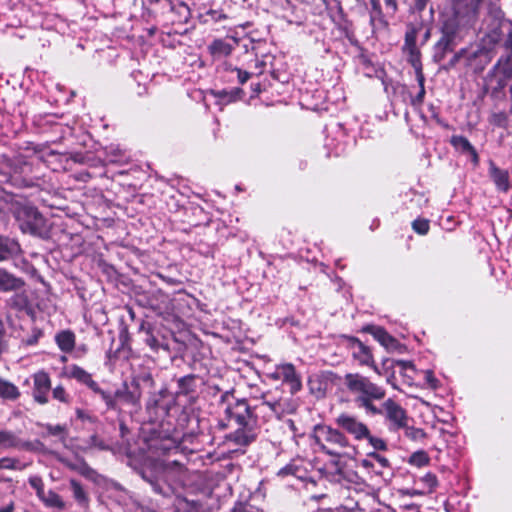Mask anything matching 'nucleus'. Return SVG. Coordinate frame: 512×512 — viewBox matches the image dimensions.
<instances>
[{"label":"nucleus","instance_id":"1","mask_svg":"<svg viewBox=\"0 0 512 512\" xmlns=\"http://www.w3.org/2000/svg\"><path fill=\"white\" fill-rule=\"evenodd\" d=\"M312 438L318 449L331 457V465L337 475V480L356 483L357 474L345 469L344 459L354 457L356 448L348 438L338 429L328 425H316L313 429Z\"/></svg>","mask_w":512,"mask_h":512},{"label":"nucleus","instance_id":"2","mask_svg":"<svg viewBox=\"0 0 512 512\" xmlns=\"http://www.w3.org/2000/svg\"><path fill=\"white\" fill-rule=\"evenodd\" d=\"M140 474L156 493L162 495H167L176 488L184 486L187 479L185 468L177 461L156 460L148 467H144Z\"/></svg>","mask_w":512,"mask_h":512},{"label":"nucleus","instance_id":"3","mask_svg":"<svg viewBox=\"0 0 512 512\" xmlns=\"http://www.w3.org/2000/svg\"><path fill=\"white\" fill-rule=\"evenodd\" d=\"M480 0H453L443 14V40L446 46L461 36L477 18Z\"/></svg>","mask_w":512,"mask_h":512},{"label":"nucleus","instance_id":"4","mask_svg":"<svg viewBox=\"0 0 512 512\" xmlns=\"http://www.w3.org/2000/svg\"><path fill=\"white\" fill-rule=\"evenodd\" d=\"M344 384L354 396V402L358 408L364 409L368 415L383 414L382 409L373 404L375 400L384 399L386 391L383 387L371 382L369 378L358 373L346 374Z\"/></svg>","mask_w":512,"mask_h":512},{"label":"nucleus","instance_id":"5","mask_svg":"<svg viewBox=\"0 0 512 512\" xmlns=\"http://www.w3.org/2000/svg\"><path fill=\"white\" fill-rule=\"evenodd\" d=\"M230 421H234L238 428L227 435V440L235 446L245 447L254 442L258 435L257 422L250 406L245 400H237L225 409Z\"/></svg>","mask_w":512,"mask_h":512},{"label":"nucleus","instance_id":"6","mask_svg":"<svg viewBox=\"0 0 512 512\" xmlns=\"http://www.w3.org/2000/svg\"><path fill=\"white\" fill-rule=\"evenodd\" d=\"M16 220L24 233L42 236L45 230L43 216L31 206H20L15 211Z\"/></svg>","mask_w":512,"mask_h":512},{"label":"nucleus","instance_id":"7","mask_svg":"<svg viewBox=\"0 0 512 512\" xmlns=\"http://www.w3.org/2000/svg\"><path fill=\"white\" fill-rule=\"evenodd\" d=\"M336 425L352 435L355 440H363L369 436L368 426L353 415L341 413L335 419Z\"/></svg>","mask_w":512,"mask_h":512},{"label":"nucleus","instance_id":"8","mask_svg":"<svg viewBox=\"0 0 512 512\" xmlns=\"http://www.w3.org/2000/svg\"><path fill=\"white\" fill-rule=\"evenodd\" d=\"M51 390V380L45 371H38L33 375L32 395L34 400L39 404L48 402V394Z\"/></svg>","mask_w":512,"mask_h":512},{"label":"nucleus","instance_id":"9","mask_svg":"<svg viewBox=\"0 0 512 512\" xmlns=\"http://www.w3.org/2000/svg\"><path fill=\"white\" fill-rule=\"evenodd\" d=\"M382 411L396 428L406 426L407 416L405 410L391 398L384 402Z\"/></svg>","mask_w":512,"mask_h":512},{"label":"nucleus","instance_id":"10","mask_svg":"<svg viewBox=\"0 0 512 512\" xmlns=\"http://www.w3.org/2000/svg\"><path fill=\"white\" fill-rule=\"evenodd\" d=\"M350 347L352 349L353 357L361 365L371 366L377 374H380V371L378 370L377 366L374 365L372 353L367 346H365L358 339L353 338L351 339Z\"/></svg>","mask_w":512,"mask_h":512},{"label":"nucleus","instance_id":"11","mask_svg":"<svg viewBox=\"0 0 512 512\" xmlns=\"http://www.w3.org/2000/svg\"><path fill=\"white\" fill-rule=\"evenodd\" d=\"M405 48L409 54L408 61L415 70L416 79L419 84H422V82L425 81V78H424V74L422 71L420 52L415 44L414 38H409L407 36Z\"/></svg>","mask_w":512,"mask_h":512},{"label":"nucleus","instance_id":"12","mask_svg":"<svg viewBox=\"0 0 512 512\" xmlns=\"http://www.w3.org/2000/svg\"><path fill=\"white\" fill-rule=\"evenodd\" d=\"M278 369L280 372L281 381L290 385L291 393L294 394L298 392L301 389L302 384L294 366L290 363H285L278 365Z\"/></svg>","mask_w":512,"mask_h":512},{"label":"nucleus","instance_id":"13","mask_svg":"<svg viewBox=\"0 0 512 512\" xmlns=\"http://www.w3.org/2000/svg\"><path fill=\"white\" fill-rule=\"evenodd\" d=\"M489 176L499 192L507 193L510 189V179L507 170L497 167L494 162L489 164Z\"/></svg>","mask_w":512,"mask_h":512},{"label":"nucleus","instance_id":"14","mask_svg":"<svg viewBox=\"0 0 512 512\" xmlns=\"http://www.w3.org/2000/svg\"><path fill=\"white\" fill-rule=\"evenodd\" d=\"M64 374L72 379H75L81 384L86 385L90 389H96L97 383L92 379V375L77 365H70L65 368Z\"/></svg>","mask_w":512,"mask_h":512},{"label":"nucleus","instance_id":"15","mask_svg":"<svg viewBox=\"0 0 512 512\" xmlns=\"http://www.w3.org/2000/svg\"><path fill=\"white\" fill-rule=\"evenodd\" d=\"M0 448H18L25 450H33L34 444L31 442L21 441L13 432L0 430Z\"/></svg>","mask_w":512,"mask_h":512},{"label":"nucleus","instance_id":"16","mask_svg":"<svg viewBox=\"0 0 512 512\" xmlns=\"http://www.w3.org/2000/svg\"><path fill=\"white\" fill-rule=\"evenodd\" d=\"M370 334L386 349H395L398 346V342L395 338L389 335L383 328L378 326H370L366 328Z\"/></svg>","mask_w":512,"mask_h":512},{"label":"nucleus","instance_id":"17","mask_svg":"<svg viewBox=\"0 0 512 512\" xmlns=\"http://www.w3.org/2000/svg\"><path fill=\"white\" fill-rule=\"evenodd\" d=\"M113 397H115L117 401V409L120 404L137 406L140 399L139 394L130 391L126 384H124L122 388L117 389L115 393H113Z\"/></svg>","mask_w":512,"mask_h":512},{"label":"nucleus","instance_id":"18","mask_svg":"<svg viewBox=\"0 0 512 512\" xmlns=\"http://www.w3.org/2000/svg\"><path fill=\"white\" fill-rule=\"evenodd\" d=\"M208 50L214 59L219 60L229 56L233 46L225 40L216 39L208 46Z\"/></svg>","mask_w":512,"mask_h":512},{"label":"nucleus","instance_id":"19","mask_svg":"<svg viewBox=\"0 0 512 512\" xmlns=\"http://www.w3.org/2000/svg\"><path fill=\"white\" fill-rule=\"evenodd\" d=\"M451 144L453 147L462 153H467L471 156V160L477 164L479 161L478 154L475 148L471 145L469 140L463 136H453L451 138Z\"/></svg>","mask_w":512,"mask_h":512},{"label":"nucleus","instance_id":"20","mask_svg":"<svg viewBox=\"0 0 512 512\" xmlns=\"http://www.w3.org/2000/svg\"><path fill=\"white\" fill-rule=\"evenodd\" d=\"M21 396L19 388L12 382L0 377V399L16 401Z\"/></svg>","mask_w":512,"mask_h":512},{"label":"nucleus","instance_id":"21","mask_svg":"<svg viewBox=\"0 0 512 512\" xmlns=\"http://www.w3.org/2000/svg\"><path fill=\"white\" fill-rule=\"evenodd\" d=\"M75 339V334L70 330H63L55 335L57 346L65 353H69L74 349Z\"/></svg>","mask_w":512,"mask_h":512},{"label":"nucleus","instance_id":"22","mask_svg":"<svg viewBox=\"0 0 512 512\" xmlns=\"http://www.w3.org/2000/svg\"><path fill=\"white\" fill-rule=\"evenodd\" d=\"M20 251L19 244L9 238L0 237V261L17 254Z\"/></svg>","mask_w":512,"mask_h":512},{"label":"nucleus","instance_id":"23","mask_svg":"<svg viewBox=\"0 0 512 512\" xmlns=\"http://www.w3.org/2000/svg\"><path fill=\"white\" fill-rule=\"evenodd\" d=\"M22 285L23 282L20 279L0 269V291L15 290Z\"/></svg>","mask_w":512,"mask_h":512},{"label":"nucleus","instance_id":"24","mask_svg":"<svg viewBox=\"0 0 512 512\" xmlns=\"http://www.w3.org/2000/svg\"><path fill=\"white\" fill-rule=\"evenodd\" d=\"M39 498L48 507L63 509L65 506L61 497L53 491H48L47 493L44 492Z\"/></svg>","mask_w":512,"mask_h":512},{"label":"nucleus","instance_id":"25","mask_svg":"<svg viewBox=\"0 0 512 512\" xmlns=\"http://www.w3.org/2000/svg\"><path fill=\"white\" fill-rule=\"evenodd\" d=\"M494 73H495V76H502V78H500L498 80V84L500 87H503L504 85V80L506 78H509L511 76V73H512V69H511V66H510V63L508 60L502 62V61H499L497 63V65L494 67Z\"/></svg>","mask_w":512,"mask_h":512},{"label":"nucleus","instance_id":"26","mask_svg":"<svg viewBox=\"0 0 512 512\" xmlns=\"http://www.w3.org/2000/svg\"><path fill=\"white\" fill-rule=\"evenodd\" d=\"M261 398L263 399L262 407H267L270 409L272 414L277 418H280L281 415L285 412V409L279 400H268L266 399V394H262Z\"/></svg>","mask_w":512,"mask_h":512},{"label":"nucleus","instance_id":"27","mask_svg":"<svg viewBox=\"0 0 512 512\" xmlns=\"http://www.w3.org/2000/svg\"><path fill=\"white\" fill-rule=\"evenodd\" d=\"M91 390L94 393H97L100 395L101 399L105 402L108 409L117 410V401H116L115 397H113V394L102 390L98 384H97L96 389H91Z\"/></svg>","mask_w":512,"mask_h":512},{"label":"nucleus","instance_id":"28","mask_svg":"<svg viewBox=\"0 0 512 512\" xmlns=\"http://www.w3.org/2000/svg\"><path fill=\"white\" fill-rule=\"evenodd\" d=\"M429 460L425 451H417L410 456L409 463L416 467H423L429 463Z\"/></svg>","mask_w":512,"mask_h":512},{"label":"nucleus","instance_id":"29","mask_svg":"<svg viewBox=\"0 0 512 512\" xmlns=\"http://www.w3.org/2000/svg\"><path fill=\"white\" fill-rule=\"evenodd\" d=\"M70 486H71L74 498L79 503H85L87 501V495H86L83 487L81 486V484L78 481L72 479V480H70Z\"/></svg>","mask_w":512,"mask_h":512},{"label":"nucleus","instance_id":"30","mask_svg":"<svg viewBox=\"0 0 512 512\" xmlns=\"http://www.w3.org/2000/svg\"><path fill=\"white\" fill-rule=\"evenodd\" d=\"M43 427L46 429L47 435L59 436L62 440H64L67 435V429L64 425L47 424Z\"/></svg>","mask_w":512,"mask_h":512},{"label":"nucleus","instance_id":"31","mask_svg":"<svg viewBox=\"0 0 512 512\" xmlns=\"http://www.w3.org/2000/svg\"><path fill=\"white\" fill-rule=\"evenodd\" d=\"M2 462L4 469L8 470H22L26 467V465L21 463L17 458L3 457Z\"/></svg>","mask_w":512,"mask_h":512},{"label":"nucleus","instance_id":"32","mask_svg":"<svg viewBox=\"0 0 512 512\" xmlns=\"http://www.w3.org/2000/svg\"><path fill=\"white\" fill-rule=\"evenodd\" d=\"M412 228L416 233L425 235L429 231V221L426 219L418 218L413 221Z\"/></svg>","mask_w":512,"mask_h":512},{"label":"nucleus","instance_id":"33","mask_svg":"<svg viewBox=\"0 0 512 512\" xmlns=\"http://www.w3.org/2000/svg\"><path fill=\"white\" fill-rule=\"evenodd\" d=\"M364 439L368 440V442L371 444V446L375 450L385 451L387 449V445H386L385 441L381 438L372 436L370 432H369V436L364 437Z\"/></svg>","mask_w":512,"mask_h":512},{"label":"nucleus","instance_id":"34","mask_svg":"<svg viewBox=\"0 0 512 512\" xmlns=\"http://www.w3.org/2000/svg\"><path fill=\"white\" fill-rule=\"evenodd\" d=\"M66 465L68 467H71L72 469L77 470L79 473H81L82 475L87 476V477H90V474L92 473V470L83 461L77 462V463L67 462Z\"/></svg>","mask_w":512,"mask_h":512},{"label":"nucleus","instance_id":"35","mask_svg":"<svg viewBox=\"0 0 512 512\" xmlns=\"http://www.w3.org/2000/svg\"><path fill=\"white\" fill-rule=\"evenodd\" d=\"M420 481L425 484L429 492L433 491L438 484L436 476L432 473H427L420 478Z\"/></svg>","mask_w":512,"mask_h":512},{"label":"nucleus","instance_id":"36","mask_svg":"<svg viewBox=\"0 0 512 512\" xmlns=\"http://www.w3.org/2000/svg\"><path fill=\"white\" fill-rule=\"evenodd\" d=\"M368 457L371 458L373 460V462L375 463V466H379V467H387L389 465V461L387 458L381 456L380 454L376 453V452H370L368 453Z\"/></svg>","mask_w":512,"mask_h":512},{"label":"nucleus","instance_id":"37","mask_svg":"<svg viewBox=\"0 0 512 512\" xmlns=\"http://www.w3.org/2000/svg\"><path fill=\"white\" fill-rule=\"evenodd\" d=\"M54 399L60 401V402H67L68 396L66 394L65 389L62 386H57L52 391Z\"/></svg>","mask_w":512,"mask_h":512},{"label":"nucleus","instance_id":"38","mask_svg":"<svg viewBox=\"0 0 512 512\" xmlns=\"http://www.w3.org/2000/svg\"><path fill=\"white\" fill-rule=\"evenodd\" d=\"M406 435L413 440H421L425 437V432L419 428H409Z\"/></svg>","mask_w":512,"mask_h":512},{"label":"nucleus","instance_id":"39","mask_svg":"<svg viewBox=\"0 0 512 512\" xmlns=\"http://www.w3.org/2000/svg\"><path fill=\"white\" fill-rule=\"evenodd\" d=\"M29 484L37 491V495L40 497L44 493L43 482L39 477H32L29 479Z\"/></svg>","mask_w":512,"mask_h":512},{"label":"nucleus","instance_id":"40","mask_svg":"<svg viewBox=\"0 0 512 512\" xmlns=\"http://www.w3.org/2000/svg\"><path fill=\"white\" fill-rule=\"evenodd\" d=\"M501 29L507 33L506 45L512 47V23L503 22L501 23Z\"/></svg>","mask_w":512,"mask_h":512},{"label":"nucleus","instance_id":"41","mask_svg":"<svg viewBox=\"0 0 512 512\" xmlns=\"http://www.w3.org/2000/svg\"><path fill=\"white\" fill-rule=\"evenodd\" d=\"M423 373L427 385L433 389L437 388L438 380L434 377L433 372L430 370H426Z\"/></svg>","mask_w":512,"mask_h":512},{"label":"nucleus","instance_id":"42","mask_svg":"<svg viewBox=\"0 0 512 512\" xmlns=\"http://www.w3.org/2000/svg\"><path fill=\"white\" fill-rule=\"evenodd\" d=\"M232 512H257V510L250 505L239 503L234 507Z\"/></svg>","mask_w":512,"mask_h":512},{"label":"nucleus","instance_id":"43","mask_svg":"<svg viewBox=\"0 0 512 512\" xmlns=\"http://www.w3.org/2000/svg\"><path fill=\"white\" fill-rule=\"evenodd\" d=\"M360 466H362L363 468L367 469V470H371V471H375V463L373 462V460L371 458H369L368 456L365 458V459H362L360 461Z\"/></svg>","mask_w":512,"mask_h":512},{"label":"nucleus","instance_id":"44","mask_svg":"<svg viewBox=\"0 0 512 512\" xmlns=\"http://www.w3.org/2000/svg\"><path fill=\"white\" fill-rule=\"evenodd\" d=\"M250 76L251 74L249 72L237 69V77L241 84L246 83L249 80Z\"/></svg>","mask_w":512,"mask_h":512},{"label":"nucleus","instance_id":"45","mask_svg":"<svg viewBox=\"0 0 512 512\" xmlns=\"http://www.w3.org/2000/svg\"><path fill=\"white\" fill-rule=\"evenodd\" d=\"M395 365L400 367L402 370L414 369V365L411 362L405 360H397Z\"/></svg>","mask_w":512,"mask_h":512},{"label":"nucleus","instance_id":"46","mask_svg":"<svg viewBox=\"0 0 512 512\" xmlns=\"http://www.w3.org/2000/svg\"><path fill=\"white\" fill-rule=\"evenodd\" d=\"M76 414H77V418L81 419V420H89V421H92V417L89 416L86 412H84L83 410L81 409H77L76 411Z\"/></svg>","mask_w":512,"mask_h":512},{"label":"nucleus","instance_id":"47","mask_svg":"<svg viewBox=\"0 0 512 512\" xmlns=\"http://www.w3.org/2000/svg\"><path fill=\"white\" fill-rule=\"evenodd\" d=\"M428 0H414L415 7L418 11H422L425 9Z\"/></svg>","mask_w":512,"mask_h":512},{"label":"nucleus","instance_id":"48","mask_svg":"<svg viewBox=\"0 0 512 512\" xmlns=\"http://www.w3.org/2000/svg\"><path fill=\"white\" fill-rule=\"evenodd\" d=\"M387 8L391 9L392 12L397 10V1L396 0H384Z\"/></svg>","mask_w":512,"mask_h":512},{"label":"nucleus","instance_id":"49","mask_svg":"<svg viewBox=\"0 0 512 512\" xmlns=\"http://www.w3.org/2000/svg\"><path fill=\"white\" fill-rule=\"evenodd\" d=\"M370 1H371L373 11L377 14H380L381 8H380L379 0H370Z\"/></svg>","mask_w":512,"mask_h":512},{"label":"nucleus","instance_id":"50","mask_svg":"<svg viewBox=\"0 0 512 512\" xmlns=\"http://www.w3.org/2000/svg\"><path fill=\"white\" fill-rule=\"evenodd\" d=\"M270 378H272L273 380H277V381H281V377H280V372H279V369H278V365L275 367V370L270 373Z\"/></svg>","mask_w":512,"mask_h":512},{"label":"nucleus","instance_id":"51","mask_svg":"<svg viewBox=\"0 0 512 512\" xmlns=\"http://www.w3.org/2000/svg\"><path fill=\"white\" fill-rule=\"evenodd\" d=\"M14 505L13 503H10L8 506L1 508L0 512H13Z\"/></svg>","mask_w":512,"mask_h":512},{"label":"nucleus","instance_id":"52","mask_svg":"<svg viewBox=\"0 0 512 512\" xmlns=\"http://www.w3.org/2000/svg\"><path fill=\"white\" fill-rule=\"evenodd\" d=\"M419 86H420V92H419L418 98L422 99L425 94L424 82H422V84H419Z\"/></svg>","mask_w":512,"mask_h":512},{"label":"nucleus","instance_id":"53","mask_svg":"<svg viewBox=\"0 0 512 512\" xmlns=\"http://www.w3.org/2000/svg\"><path fill=\"white\" fill-rule=\"evenodd\" d=\"M220 95H223V96H227L228 97V101H231L234 99V97L231 95V94H228L227 92L223 91L221 93H219Z\"/></svg>","mask_w":512,"mask_h":512},{"label":"nucleus","instance_id":"54","mask_svg":"<svg viewBox=\"0 0 512 512\" xmlns=\"http://www.w3.org/2000/svg\"><path fill=\"white\" fill-rule=\"evenodd\" d=\"M4 469L3 467V462H2V458L0 459V470Z\"/></svg>","mask_w":512,"mask_h":512},{"label":"nucleus","instance_id":"55","mask_svg":"<svg viewBox=\"0 0 512 512\" xmlns=\"http://www.w3.org/2000/svg\"><path fill=\"white\" fill-rule=\"evenodd\" d=\"M154 342H155V340H154V339H152L151 341H149L150 346H153V345H154Z\"/></svg>","mask_w":512,"mask_h":512},{"label":"nucleus","instance_id":"56","mask_svg":"<svg viewBox=\"0 0 512 512\" xmlns=\"http://www.w3.org/2000/svg\"><path fill=\"white\" fill-rule=\"evenodd\" d=\"M317 512H323V511H317Z\"/></svg>","mask_w":512,"mask_h":512}]
</instances>
